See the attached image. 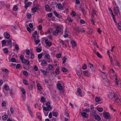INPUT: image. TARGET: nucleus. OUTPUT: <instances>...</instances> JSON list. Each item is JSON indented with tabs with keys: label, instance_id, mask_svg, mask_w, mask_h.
Here are the masks:
<instances>
[{
	"label": "nucleus",
	"instance_id": "nucleus-1",
	"mask_svg": "<svg viewBox=\"0 0 121 121\" xmlns=\"http://www.w3.org/2000/svg\"><path fill=\"white\" fill-rule=\"evenodd\" d=\"M56 30L54 31L52 33L54 35L56 36L59 33L61 32L63 29L62 26H58L56 27Z\"/></svg>",
	"mask_w": 121,
	"mask_h": 121
},
{
	"label": "nucleus",
	"instance_id": "nucleus-2",
	"mask_svg": "<svg viewBox=\"0 0 121 121\" xmlns=\"http://www.w3.org/2000/svg\"><path fill=\"white\" fill-rule=\"evenodd\" d=\"M20 59L21 60L23 63L26 64L27 65H30V61L29 60H26L24 58V56L23 55H21L20 56Z\"/></svg>",
	"mask_w": 121,
	"mask_h": 121
},
{
	"label": "nucleus",
	"instance_id": "nucleus-3",
	"mask_svg": "<svg viewBox=\"0 0 121 121\" xmlns=\"http://www.w3.org/2000/svg\"><path fill=\"white\" fill-rule=\"evenodd\" d=\"M114 4L116 5V6H114V13L115 14H117L118 17H120V14L119 11L118 7L117 6L115 3Z\"/></svg>",
	"mask_w": 121,
	"mask_h": 121
},
{
	"label": "nucleus",
	"instance_id": "nucleus-4",
	"mask_svg": "<svg viewBox=\"0 0 121 121\" xmlns=\"http://www.w3.org/2000/svg\"><path fill=\"white\" fill-rule=\"evenodd\" d=\"M55 68L54 67V66L52 65L49 64L48 65V67L46 69V71L47 73H48L49 71L52 70H54Z\"/></svg>",
	"mask_w": 121,
	"mask_h": 121
},
{
	"label": "nucleus",
	"instance_id": "nucleus-5",
	"mask_svg": "<svg viewBox=\"0 0 121 121\" xmlns=\"http://www.w3.org/2000/svg\"><path fill=\"white\" fill-rule=\"evenodd\" d=\"M45 57L48 60V63H51L52 61V60L50 58V56L49 54L48 53H46L45 55Z\"/></svg>",
	"mask_w": 121,
	"mask_h": 121
},
{
	"label": "nucleus",
	"instance_id": "nucleus-6",
	"mask_svg": "<svg viewBox=\"0 0 121 121\" xmlns=\"http://www.w3.org/2000/svg\"><path fill=\"white\" fill-rule=\"evenodd\" d=\"M113 49H112L111 50H109L108 51L107 54L109 55V57L110 59L111 62L112 64L114 65V63L113 62V60L112 59V57L111 56L109 55L110 52V51H111L112 52H113Z\"/></svg>",
	"mask_w": 121,
	"mask_h": 121
},
{
	"label": "nucleus",
	"instance_id": "nucleus-7",
	"mask_svg": "<svg viewBox=\"0 0 121 121\" xmlns=\"http://www.w3.org/2000/svg\"><path fill=\"white\" fill-rule=\"evenodd\" d=\"M82 116L84 118H87L88 117V115L86 113L82 111L80 112Z\"/></svg>",
	"mask_w": 121,
	"mask_h": 121
},
{
	"label": "nucleus",
	"instance_id": "nucleus-8",
	"mask_svg": "<svg viewBox=\"0 0 121 121\" xmlns=\"http://www.w3.org/2000/svg\"><path fill=\"white\" fill-rule=\"evenodd\" d=\"M104 117L105 119H108L110 116V115L108 112H104L103 114Z\"/></svg>",
	"mask_w": 121,
	"mask_h": 121
},
{
	"label": "nucleus",
	"instance_id": "nucleus-9",
	"mask_svg": "<svg viewBox=\"0 0 121 121\" xmlns=\"http://www.w3.org/2000/svg\"><path fill=\"white\" fill-rule=\"evenodd\" d=\"M45 43L46 45L50 47L52 45L51 43L48 39H45Z\"/></svg>",
	"mask_w": 121,
	"mask_h": 121
},
{
	"label": "nucleus",
	"instance_id": "nucleus-10",
	"mask_svg": "<svg viewBox=\"0 0 121 121\" xmlns=\"http://www.w3.org/2000/svg\"><path fill=\"white\" fill-rule=\"evenodd\" d=\"M53 13L54 15L56 17L59 18L61 17L62 16L60 14H58L55 10H54L53 11Z\"/></svg>",
	"mask_w": 121,
	"mask_h": 121
},
{
	"label": "nucleus",
	"instance_id": "nucleus-11",
	"mask_svg": "<svg viewBox=\"0 0 121 121\" xmlns=\"http://www.w3.org/2000/svg\"><path fill=\"white\" fill-rule=\"evenodd\" d=\"M4 37L6 39H9L10 37V35L9 33L5 32L4 34Z\"/></svg>",
	"mask_w": 121,
	"mask_h": 121
},
{
	"label": "nucleus",
	"instance_id": "nucleus-12",
	"mask_svg": "<svg viewBox=\"0 0 121 121\" xmlns=\"http://www.w3.org/2000/svg\"><path fill=\"white\" fill-rule=\"evenodd\" d=\"M83 74L86 76H89V75H90V73L88 71H83Z\"/></svg>",
	"mask_w": 121,
	"mask_h": 121
},
{
	"label": "nucleus",
	"instance_id": "nucleus-13",
	"mask_svg": "<svg viewBox=\"0 0 121 121\" xmlns=\"http://www.w3.org/2000/svg\"><path fill=\"white\" fill-rule=\"evenodd\" d=\"M71 43L72 46V47L73 48H74L77 45L75 42L74 40H71Z\"/></svg>",
	"mask_w": 121,
	"mask_h": 121
},
{
	"label": "nucleus",
	"instance_id": "nucleus-14",
	"mask_svg": "<svg viewBox=\"0 0 121 121\" xmlns=\"http://www.w3.org/2000/svg\"><path fill=\"white\" fill-rule=\"evenodd\" d=\"M6 41L8 45H9L10 47V48H12V46L11 40L10 39H9L7 40Z\"/></svg>",
	"mask_w": 121,
	"mask_h": 121
},
{
	"label": "nucleus",
	"instance_id": "nucleus-15",
	"mask_svg": "<svg viewBox=\"0 0 121 121\" xmlns=\"http://www.w3.org/2000/svg\"><path fill=\"white\" fill-rule=\"evenodd\" d=\"M117 27L119 30H121V22H119L118 23H117Z\"/></svg>",
	"mask_w": 121,
	"mask_h": 121
},
{
	"label": "nucleus",
	"instance_id": "nucleus-16",
	"mask_svg": "<svg viewBox=\"0 0 121 121\" xmlns=\"http://www.w3.org/2000/svg\"><path fill=\"white\" fill-rule=\"evenodd\" d=\"M4 88L5 90L7 91H8L10 89L9 86L6 85H4Z\"/></svg>",
	"mask_w": 121,
	"mask_h": 121
},
{
	"label": "nucleus",
	"instance_id": "nucleus-17",
	"mask_svg": "<svg viewBox=\"0 0 121 121\" xmlns=\"http://www.w3.org/2000/svg\"><path fill=\"white\" fill-rule=\"evenodd\" d=\"M57 88L59 90H61L62 88V87L61 84L60 83H58L57 85Z\"/></svg>",
	"mask_w": 121,
	"mask_h": 121
},
{
	"label": "nucleus",
	"instance_id": "nucleus-18",
	"mask_svg": "<svg viewBox=\"0 0 121 121\" xmlns=\"http://www.w3.org/2000/svg\"><path fill=\"white\" fill-rule=\"evenodd\" d=\"M32 4L31 2H28L25 4V8L27 9V8L29 7L30 5H31Z\"/></svg>",
	"mask_w": 121,
	"mask_h": 121
},
{
	"label": "nucleus",
	"instance_id": "nucleus-19",
	"mask_svg": "<svg viewBox=\"0 0 121 121\" xmlns=\"http://www.w3.org/2000/svg\"><path fill=\"white\" fill-rule=\"evenodd\" d=\"M77 92L79 95L81 97L82 96V95L81 94V90L79 88H78L77 91Z\"/></svg>",
	"mask_w": 121,
	"mask_h": 121
},
{
	"label": "nucleus",
	"instance_id": "nucleus-20",
	"mask_svg": "<svg viewBox=\"0 0 121 121\" xmlns=\"http://www.w3.org/2000/svg\"><path fill=\"white\" fill-rule=\"evenodd\" d=\"M107 81L104 82V84L107 86H108L110 85V83L108 79H106Z\"/></svg>",
	"mask_w": 121,
	"mask_h": 121
},
{
	"label": "nucleus",
	"instance_id": "nucleus-21",
	"mask_svg": "<svg viewBox=\"0 0 121 121\" xmlns=\"http://www.w3.org/2000/svg\"><path fill=\"white\" fill-rule=\"evenodd\" d=\"M95 119L98 121H99L101 119V118L100 116L98 115H96L94 116Z\"/></svg>",
	"mask_w": 121,
	"mask_h": 121
},
{
	"label": "nucleus",
	"instance_id": "nucleus-22",
	"mask_svg": "<svg viewBox=\"0 0 121 121\" xmlns=\"http://www.w3.org/2000/svg\"><path fill=\"white\" fill-rule=\"evenodd\" d=\"M47 63V62L46 60H43L41 61V63L40 65L41 66H43V64H46Z\"/></svg>",
	"mask_w": 121,
	"mask_h": 121
},
{
	"label": "nucleus",
	"instance_id": "nucleus-23",
	"mask_svg": "<svg viewBox=\"0 0 121 121\" xmlns=\"http://www.w3.org/2000/svg\"><path fill=\"white\" fill-rule=\"evenodd\" d=\"M65 34L64 35V37L65 38H66L67 37L68 35V31L67 30H66L65 32L64 33Z\"/></svg>",
	"mask_w": 121,
	"mask_h": 121
},
{
	"label": "nucleus",
	"instance_id": "nucleus-24",
	"mask_svg": "<svg viewBox=\"0 0 121 121\" xmlns=\"http://www.w3.org/2000/svg\"><path fill=\"white\" fill-rule=\"evenodd\" d=\"M23 83L26 85H28L29 84L28 81L26 80H24L23 81Z\"/></svg>",
	"mask_w": 121,
	"mask_h": 121
},
{
	"label": "nucleus",
	"instance_id": "nucleus-25",
	"mask_svg": "<svg viewBox=\"0 0 121 121\" xmlns=\"http://www.w3.org/2000/svg\"><path fill=\"white\" fill-rule=\"evenodd\" d=\"M4 53L6 54H7L8 53V50L7 48H5L3 49Z\"/></svg>",
	"mask_w": 121,
	"mask_h": 121
},
{
	"label": "nucleus",
	"instance_id": "nucleus-26",
	"mask_svg": "<svg viewBox=\"0 0 121 121\" xmlns=\"http://www.w3.org/2000/svg\"><path fill=\"white\" fill-rule=\"evenodd\" d=\"M37 88L39 90H41L42 89V87L41 85L39 84H37Z\"/></svg>",
	"mask_w": 121,
	"mask_h": 121
},
{
	"label": "nucleus",
	"instance_id": "nucleus-27",
	"mask_svg": "<svg viewBox=\"0 0 121 121\" xmlns=\"http://www.w3.org/2000/svg\"><path fill=\"white\" fill-rule=\"evenodd\" d=\"M76 71H82L81 67L80 65L77 66L76 69Z\"/></svg>",
	"mask_w": 121,
	"mask_h": 121
},
{
	"label": "nucleus",
	"instance_id": "nucleus-28",
	"mask_svg": "<svg viewBox=\"0 0 121 121\" xmlns=\"http://www.w3.org/2000/svg\"><path fill=\"white\" fill-rule=\"evenodd\" d=\"M58 8L62 10L63 9V7H62V4H59L58 5Z\"/></svg>",
	"mask_w": 121,
	"mask_h": 121
},
{
	"label": "nucleus",
	"instance_id": "nucleus-29",
	"mask_svg": "<svg viewBox=\"0 0 121 121\" xmlns=\"http://www.w3.org/2000/svg\"><path fill=\"white\" fill-rule=\"evenodd\" d=\"M6 105V102L5 101H4L2 102V107L4 108L5 107Z\"/></svg>",
	"mask_w": 121,
	"mask_h": 121
},
{
	"label": "nucleus",
	"instance_id": "nucleus-30",
	"mask_svg": "<svg viewBox=\"0 0 121 121\" xmlns=\"http://www.w3.org/2000/svg\"><path fill=\"white\" fill-rule=\"evenodd\" d=\"M51 33V30L49 29L47 31L45 32V34L47 35Z\"/></svg>",
	"mask_w": 121,
	"mask_h": 121
},
{
	"label": "nucleus",
	"instance_id": "nucleus-31",
	"mask_svg": "<svg viewBox=\"0 0 121 121\" xmlns=\"http://www.w3.org/2000/svg\"><path fill=\"white\" fill-rule=\"evenodd\" d=\"M30 58L32 59H33L34 58L35 55L33 52H32L30 53Z\"/></svg>",
	"mask_w": 121,
	"mask_h": 121
},
{
	"label": "nucleus",
	"instance_id": "nucleus-32",
	"mask_svg": "<svg viewBox=\"0 0 121 121\" xmlns=\"http://www.w3.org/2000/svg\"><path fill=\"white\" fill-rule=\"evenodd\" d=\"M53 116L56 117H57L58 115L57 113L56 112H52Z\"/></svg>",
	"mask_w": 121,
	"mask_h": 121
},
{
	"label": "nucleus",
	"instance_id": "nucleus-33",
	"mask_svg": "<svg viewBox=\"0 0 121 121\" xmlns=\"http://www.w3.org/2000/svg\"><path fill=\"white\" fill-rule=\"evenodd\" d=\"M7 43L6 41L5 40H4L2 41L1 43L2 44V47H4V46L3 45H5Z\"/></svg>",
	"mask_w": 121,
	"mask_h": 121
},
{
	"label": "nucleus",
	"instance_id": "nucleus-34",
	"mask_svg": "<svg viewBox=\"0 0 121 121\" xmlns=\"http://www.w3.org/2000/svg\"><path fill=\"white\" fill-rule=\"evenodd\" d=\"M59 68H57L55 70V73L57 74H58L60 73V71L59 70Z\"/></svg>",
	"mask_w": 121,
	"mask_h": 121
},
{
	"label": "nucleus",
	"instance_id": "nucleus-35",
	"mask_svg": "<svg viewBox=\"0 0 121 121\" xmlns=\"http://www.w3.org/2000/svg\"><path fill=\"white\" fill-rule=\"evenodd\" d=\"M2 119L4 120H6L7 118V116L6 115H4L2 117Z\"/></svg>",
	"mask_w": 121,
	"mask_h": 121
},
{
	"label": "nucleus",
	"instance_id": "nucleus-36",
	"mask_svg": "<svg viewBox=\"0 0 121 121\" xmlns=\"http://www.w3.org/2000/svg\"><path fill=\"white\" fill-rule=\"evenodd\" d=\"M88 67H89L91 69H92L93 68V65L91 63H89Z\"/></svg>",
	"mask_w": 121,
	"mask_h": 121
},
{
	"label": "nucleus",
	"instance_id": "nucleus-37",
	"mask_svg": "<svg viewBox=\"0 0 121 121\" xmlns=\"http://www.w3.org/2000/svg\"><path fill=\"white\" fill-rule=\"evenodd\" d=\"M50 7L49 5L48 4H46L45 6V9L47 10H48L49 9Z\"/></svg>",
	"mask_w": 121,
	"mask_h": 121
},
{
	"label": "nucleus",
	"instance_id": "nucleus-38",
	"mask_svg": "<svg viewBox=\"0 0 121 121\" xmlns=\"http://www.w3.org/2000/svg\"><path fill=\"white\" fill-rule=\"evenodd\" d=\"M26 54L27 55H29L30 53V50L28 49H27L26 50Z\"/></svg>",
	"mask_w": 121,
	"mask_h": 121
},
{
	"label": "nucleus",
	"instance_id": "nucleus-39",
	"mask_svg": "<svg viewBox=\"0 0 121 121\" xmlns=\"http://www.w3.org/2000/svg\"><path fill=\"white\" fill-rule=\"evenodd\" d=\"M109 11L111 12V16L112 18H114V15L111 9H109Z\"/></svg>",
	"mask_w": 121,
	"mask_h": 121
},
{
	"label": "nucleus",
	"instance_id": "nucleus-40",
	"mask_svg": "<svg viewBox=\"0 0 121 121\" xmlns=\"http://www.w3.org/2000/svg\"><path fill=\"white\" fill-rule=\"evenodd\" d=\"M95 54H96L98 57L100 58H102V56L100 55V54H99L98 52H95Z\"/></svg>",
	"mask_w": 121,
	"mask_h": 121
},
{
	"label": "nucleus",
	"instance_id": "nucleus-41",
	"mask_svg": "<svg viewBox=\"0 0 121 121\" xmlns=\"http://www.w3.org/2000/svg\"><path fill=\"white\" fill-rule=\"evenodd\" d=\"M66 58L65 57H64L62 59V63L64 64L66 62Z\"/></svg>",
	"mask_w": 121,
	"mask_h": 121
},
{
	"label": "nucleus",
	"instance_id": "nucleus-42",
	"mask_svg": "<svg viewBox=\"0 0 121 121\" xmlns=\"http://www.w3.org/2000/svg\"><path fill=\"white\" fill-rule=\"evenodd\" d=\"M32 10L33 13H34L37 10V8L36 7H35L32 9Z\"/></svg>",
	"mask_w": 121,
	"mask_h": 121
},
{
	"label": "nucleus",
	"instance_id": "nucleus-43",
	"mask_svg": "<svg viewBox=\"0 0 121 121\" xmlns=\"http://www.w3.org/2000/svg\"><path fill=\"white\" fill-rule=\"evenodd\" d=\"M10 111L12 114H13L14 112V109L12 107H11L10 108Z\"/></svg>",
	"mask_w": 121,
	"mask_h": 121
},
{
	"label": "nucleus",
	"instance_id": "nucleus-44",
	"mask_svg": "<svg viewBox=\"0 0 121 121\" xmlns=\"http://www.w3.org/2000/svg\"><path fill=\"white\" fill-rule=\"evenodd\" d=\"M40 71L43 73V74L45 75H46L47 74L46 72L43 69H41Z\"/></svg>",
	"mask_w": 121,
	"mask_h": 121
},
{
	"label": "nucleus",
	"instance_id": "nucleus-45",
	"mask_svg": "<svg viewBox=\"0 0 121 121\" xmlns=\"http://www.w3.org/2000/svg\"><path fill=\"white\" fill-rule=\"evenodd\" d=\"M78 31L80 30V31L83 32L85 31V30L84 28H81V29H78Z\"/></svg>",
	"mask_w": 121,
	"mask_h": 121
},
{
	"label": "nucleus",
	"instance_id": "nucleus-46",
	"mask_svg": "<svg viewBox=\"0 0 121 121\" xmlns=\"http://www.w3.org/2000/svg\"><path fill=\"white\" fill-rule=\"evenodd\" d=\"M62 71L64 72H66L68 71L67 69L65 68H63L62 69Z\"/></svg>",
	"mask_w": 121,
	"mask_h": 121
},
{
	"label": "nucleus",
	"instance_id": "nucleus-47",
	"mask_svg": "<svg viewBox=\"0 0 121 121\" xmlns=\"http://www.w3.org/2000/svg\"><path fill=\"white\" fill-rule=\"evenodd\" d=\"M33 68L35 71H37L38 70V67L36 65H35L34 66Z\"/></svg>",
	"mask_w": 121,
	"mask_h": 121
},
{
	"label": "nucleus",
	"instance_id": "nucleus-48",
	"mask_svg": "<svg viewBox=\"0 0 121 121\" xmlns=\"http://www.w3.org/2000/svg\"><path fill=\"white\" fill-rule=\"evenodd\" d=\"M100 100V98L99 97H96L95 98V100L97 102H99Z\"/></svg>",
	"mask_w": 121,
	"mask_h": 121
},
{
	"label": "nucleus",
	"instance_id": "nucleus-49",
	"mask_svg": "<svg viewBox=\"0 0 121 121\" xmlns=\"http://www.w3.org/2000/svg\"><path fill=\"white\" fill-rule=\"evenodd\" d=\"M99 112H101L103 110V109L102 108H97Z\"/></svg>",
	"mask_w": 121,
	"mask_h": 121
},
{
	"label": "nucleus",
	"instance_id": "nucleus-50",
	"mask_svg": "<svg viewBox=\"0 0 121 121\" xmlns=\"http://www.w3.org/2000/svg\"><path fill=\"white\" fill-rule=\"evenodd\" d=\"M21 91L23 95H25V94L26 91L24 88H22L21 90Z\"/></svg>",
	"mask_w": 121,
	"mask_h": 121
},
{
	"label": "nucleus",
	"instance_id": "nucleus-51",
	"mask_svg": "<svg viewBox=\"0 0 121 121\" xmlns=\"http://www.w3.org/2000/svg\"><path fill=\"white\" fill-rule=\"evenodd\" d=\"M61 54L59 53L57 54L56 55V57L58 58H60L61 57Z\"/></svg>",
	"mask_w": 121,
	"mask_h": 121
},
{
	"label": "nucleus",
	"instance_id": "nucleus-52",
	"mask_svg": "<svg viewBox=\"0 0 121 121\" xmlns=\"http://www.w3.org/2000/svg\"><path fill=\"white\" fill-rule=\"evenodd\" d=\"M2 70L4 72L7 73L9 72L8 70L6 69H2Z\"/></svg>",
	"mask_w": 121,
	"mask_h": 121
},
{
	"label": "nucleus",
	"instance_id": "nucleus-53",
	"mask_svg": "<svg viewBox=\"0 0 121 121\" xmlns=\"http://www.w3.org/2000/svg\"><path fill=\"white\" fill-rule=\"evenodd\" d=\"M82 111L85 112H86V113H87L89 112H90L89 109V108L87 109H85L83 110Z\"/></svg>",
	"mask_w": 121,
	"mask_h": 121
},
{
	"label": "nucleus",
	"instance_id": "nucleus-54",
	"mask_svg": "<svg viewBox=\"0 0 121 121\" xmlns=\"http://www.w3.org/2000/svg\"><path fill=\"white\" fill-rule=\"evenodd\" d=\"M28 111L31 116L32 117H34V115L33 114L32 112L31 111V110H30V111Z\"/></svg>",
	"mask_w": 121,
	"mask_h": 121
},
{
	"label": "nucleus",
	"instance_id": "nucleus-55",
	"mask_svg": "<svg viewBox=\"0 0 121 121\" xmlns=\"http://www.w3.org/2000/svg\"><path fill=\"white\" fill-rule=\"evenodd\" d=\"M18 9V8L17 6L15 5L13 7V10L14 11H17Z\"/></svg>",
	"mask_w": 121,
	"mask_h": 121
},
{
	"label": "nucleus",
	"instance_id": "nucleus-56",
	"mask_svg": "<svg viewBox=\"0 0 121 121\" xmlns=\"http://www.w3.org/2000/svg\"><path fill=\"white\" fill-rule=\"evenodd\" d=\"M15 49L16 50L18 51L19 50V46L17 44H15Z\"/></svg>",
	"mask_w": 121,
	"mask_h": 121
},
{
	"label": "nucleus",
	"instance_id": "nucleus-57",
	"mask_svg": "<svg viewBox=\"0 0 121 121\" xmlns=\"http://www.w3.org/2000/svg\"><path fill=\"white\" fill-rule=\"evenodd\" d=\"M87 66L85 64H84L83 67H82L83 69H85L87 68Z\"/></svg>",
	"mask_w": 121,
	"mask_h": 121
},
{
	"label": "nucleus",
	"instance_id": "nucleus-58",
	"mask_svg": "<svg viewBox=\"0 0 121 121\" xmlns=\"http://www.w3.org/2000/svg\"><path fill=\"white\" fill-rule=\"evenodd\" d=\"M27 17L28 18H30L31 17V15L30 13H28L27 15Z\"/></svg>",
	"mask_w": 121,
	"mask_h": 121
},
{
	"label": "nucleus",
	"instance_id": "nucleus-59",
	"mask_svg": "<svg viewBox=\"0 0 121 121\" xmlns=\"http://www.w3.org/2000/svg\"><path fill=\"white\" fill-rule=\"evenodd\" d=\"M47 107V108L48 109V111H50L52 110V107L50 106Z\"/></svg>",
	"mask_w": 121,
	"mask_h": 121
},
{
	"label": "nucleus",
	"instance_id": "nucleus-60",
	"mask_svg": "<svg viewBox=\"0 0 121 121\" xmlns=\"http://www.w3.org/2000/svg\"><path fill=\"white\" fill-rule=\"evenodd\" d=\"M77 72V74L78 75L80 76L82 73V71H76Z\"/></svg>",
	"mask_w": 121,
	"mask_h": 121
},
{
	"label": "nucleus",
	"instance_id": "nucleus-61",
	"mask_svg": "<svg viewBox=\"0 0 121 121\" xmlns=\"http://www.w3.org/2000/svg\"><path fill=\"white\" fill-rule=\"evenodd\" d=\"M113 97L115 99L117 98V95L115 93L113 94Z\"/></svg>",
	"mask_w": 121,
	"mask_h": 121
},
{
	"label": "nucleus",
	"instance_id": "nucleus-62",
	"mask_svg": "<svg viewBox=\"0 0 121 121\" xmlns=\"http://www.w3.org/2000/svg\"><path fill=\"white\" fill-rule=\"evenodd\" d=\"M71 15L72 16H74L76 15V13L75 12L72 11L71 13Z\"/></svg>",
	"mask_w": 121,
	"mask_h": 121
},
{
	"label": "nucleus",
	"instance_id": "nucleus-63",
	"mask_svg": "<svg viewBox=\"0 0 121 121\" xmlns=\"http://www.w3.org/2000/svg\"><path fill=\"white\" fill-rule=\"evenodd\" d=\"M80 23L82 24H84L85 23V21L83 19H81L80 21Z\"/></svg>",
	"mask_w": 121,
	"mask_h": 121
},
{
	"label": "nucleus",
	"instance_id": "nucleus-64",
	"mask_svg": "<svg viewBox=\"0 0 121 121\" xmlns=\"http://www.w3.org/2000/svg\"><path fill=\"white\" fill-rule=\"evenodd\" d=\"M23 73L25 76H27L28 75V72L26 71H23Z\"/></svg>",
	"mask_w": 121,
	"mask_h": 121
}]
</instances>
